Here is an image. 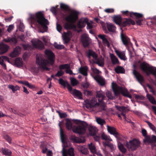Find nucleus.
<instances>
[{"label":"nucleus","mask_w":156,"mask_h":156,"mask_svg":"<svg viewBox=\"0 0 156 156\" xmlns=\"http://www.w3.org/2000/svg\"><path fill=\"white\" fill-rule=\"evenodd\" d=\"M107 27L108 30L110 32H114L115 31L116 27L112 24H108Z\"/></svg>","instance_id":"37"},{"label":"nucleus","mask_w":156,"mask_h":156,"mask_svg":"<svg viewBox=\"0 0 156 156\" xmlns=\"http://www.w3.org/2000/svg\"><path fill=\"white\" fill-rule=\"evenodd\" d=\"M79 150L82 154L85 155L87 154L88 152L87 148L84 146H81L79 148Z\"/></svg>","instance_id":"35"},{"label":"nucleus","mask_w":156,"mask_h":156,"mask_svg":"<svg viewBox=\"0 0 156 156\" xmlns=\"http://www.w3.org/2000/svg\"><path fill=\"white\" fill-rule=\"evenodd\" d=\"M135 24L134 21L132 20L131 18H126L125 20L121 22V25L120 27H125L127 25H129L130 24L134 25Z\"/></svg>","instance_id":"15"},{"label":"nucleus","mask_w":156,"mask_h":156,"mask_svg":"<svg viewBox=\"0 0 156 156\" xmlns=\"http://www.w3.org/2000/svg\"><path fill=\"white\" fill-rule=\"evenodd\" d=\"M31 42L33 46L37 48L42 49L44 47L42 42L39 40H38L34 41L32 40L31 41Z\"/></svg>","instance_id":"16"},{"label":"nucleus","mask_w":156,"mask_h":156,"mask_svg":"<svg viewBox=\"0 0 156 156\" xmlns=\"http://www.w3.org/2000/svg\"><path fill=\"white\" fill-rule=\"evenodd\" d=\"M142 133L143 136L145 137V139H146L147 136H147V132L146 129H142Z\"/></svg>","instance_id":"60"},{"label":"nucleus","mask_w":156,"mask_h":156,"mask_svg":"<svg viewBox=\"0 0 156 156\" xmlns=\"http://www.w3.org/2000/svg\"><path fill=\"white\" fill-rule=\"evenodd\" d=\"M81 41L84 47H87L91 42V39L86 34H83L81 35Z\"/></svg>","instance_id":"11"},{"label":"nucleus","mask_w":156,"mask_h":156,"mask_svg":"<svg viewBox=\"0 0 156 156\" xmlns=\"http://www.w3.org/2000/svg\"><path fill=\"white\" fill-rule=\"evenodd\" d=\"M104 146H108L112 151L115 149V147L114 146L113 144L109 142V141H106L104 143Z\"/></svg>","instance_id":"41"},{"label":"nucleus","mask_w":156,"mask_h":156,"mask_svg":"<svg viewBox=\"0 0 156 156\" xmlns=\"http://www.w3.org/2000/svg\"><path fill=\"white\" fill-rule=\"evenodd\" d=\"M98 36L99 38L102 40L103 43L104 45H106L108 47H109L110 44L108 41L105 38V35L99 34Z\"/></svg>","instance_id":"22"},{"label":"nucleus","mask_w":156,"mask_h":156,"mask_svg":"<svg viewBox=\"0 0 156 156\" xmlns=\"http://www.w3.org/2000/svg\"><path fill=\"white\" fill-rule=\"evenodd\" d=\"M8 87L9 89L12 90L13 93H15L16 91L20 89V87L17 85L14 86L12 85H9Z\"/></svg>","instance_id":"38"},{"label":"nucleus","mask_w":156,"mask_h":156,"mask_svg":"<svg viewBox=\"0 0 156 156\" xmlns=\"http://www.w3.org/2000/svg\"><path fill=\"white\" fill-rule=\"evenodd\" d=\"M140 67L147 75L148 76L151 74L155 76L156 80V70H154L152 67L149 66V64L145 62H143L140 64Z\"/></svg>","instance_id":"6"},{"label":"nucleus","mask_w":156,"mask_h":156,"mask_svg":"<svg viewBox=\"0 0 156 156\" xmlns=\"http://www.w3.org/2000/svg\"><path fill=\"white\" fill-rule=\"evenodd\" d=\"M71 83L72 84L73 86H75L77 84V82L76 79L72 78L71 79Z\"/></svg>","instance_id":"58"},{"label":"nucleus","mask_w":156,"mask_h":156,"mask_svg":"<svg viewBox=\"0 0 156 156\" xmlns=\"http://www.w3.org/2000/svg\"><path fill=\"white\" fill-rule=\"evenodd\" d=\"M79 13L76 10H73L71 13L65 18L67 22L64 24V28L66 30L75 29L76 26L73 23H75L78 18Z\"/></svg>","instance_id":"5"},{"label":"nucleus","mask_w":156,"mask_h":156,"mask_svg":"<svg viewBox=\"0 0 156 156\" xmlns=\"http://www.w3.org/2000/svg\"><path fill=\"white\" fill-rule=\"evenodd\" d=\"M56 112L58 114L59 117L61 118H65L67 117V115L66 113H61L59 111H57Z\"/></svg>","instance_id":"55"},{"label":"nucleus","mask_w":156,"mask_h":156,"mask_svg":"<svg viewBox=\"0 0 156 156\" xmlns=\"http://www.w3.org/2000/svg\"><path fill=\"white\" fill-rule=\"evenodd\" d=\"M14 64L18 68H20L23 66V62L21 58H17L15 61Z\"/></svg>","instance_id":"23"},{"label":"nucleus","mask_w":156,"mask_h":156,"mask_svg":"<svg viewBox=\"0 0 156 156\" xmlns=\"http://www.w3.org/2000/svg\"><path fill=\"white\" fill-rule=\"evenodd\" d=\"M107 129L108 132L110 134L114 135L117 139H119V134L115 127L107 125Z\"/></svg>","instance_id":"12"},{"label":"nucleus","mask_w":156,"mask_h":156,"mask_svg":"<svg viewBox=\"0 0 156 156\" xmlns=\"http://www.w3.org/2000/svg\"><path fill=\"white\" fill-rule=\"evenodd\" d=\"M113 21L117 25H121L122 18L120 15H114L112 17Z\"/></svg>","instance_id":"18"},{"label":"nucleus","mask_w":156,"mask_h":156,"mask_svg":"<svg viewBox=\"0 0 156 156\" xmlns=\"http://www.w3.org/2000/svg\"><path fill=\"white\" fill-rule=\"evenodd\" d=\"M111 58L112 63L113 65L116 64H119V62L118 59L113 54H112L111 55Z\"/></svg>","instance_id":"34"},{"label":"nucleus","mask_w":156,"mask_h":156,"mask_svg":"<svg viewBox=\"0 0 156 156\" xmlns=\"http://www.w3.org/2000/svg\"><path fill=\"white\" fill-rule=\"evenodd\" d=\"M3 137L9 143L11 144V138L8 135L4 134L3 136Z\"/></svg>","instance_id":"50"},{"label":"nucleus","mask_w":156,"mask_h":156,"mask_svg":"<svg viewBox=\"0 0 156 156\" xmlns=\"http://www.w3.org/2000/svg\"><path fill=\"white\" fill-rule=\"evenodd\" d=\"M146 96L151 103L153 105H156V101L153 96L149 94H147Z\"/></svg>","instance_id":"33"},{"label":"nucleus","mask_w":156,"mask_h":156,"mask_svg":"<svg viewBox=\"0 0 156 156\" xmlns=\"http://www.w3.org/2000/svg\"><path fill=\"white\" fill-rule=\"evenodd\" d=\"M118 147L119 150L122 153H125L126 152V149L122 143L118 142Z\"/></svg>","instance_id":"36"},{"label":"nucleus","mask_w":156,"mask_h":156,"mask_svg":"<svg viewBox=\"0 0 156 156\" xmlns=\"http://www.w3.org/2000/svg\"><path fill=\"white\" fill-rule=\"evenodd\" d=\"M115 52L119 57L121 59L124 60H126L127 58H126L125 53L124 52L120 51L118 50L115 51Z\"/></svg>","instance_id":"27"},{"label":"nucleus","mask_w":156,"mask_h":156,"mask_svg":"<svg viewBox=\"0 0 156 156\" xmlns=\"http://www.w3.org/2000/svg\"><path fill=\"white\" fill-rule=\"evenodd\" d=\"M45 53L47 56L48 60L40 55L39 56L37 55L36 62L39 66V68L41 69L49 71L50 69L47 67V64L48 63L51 65L54 64L55 61V55L51 51L49 50H46Z\"/></svg>","instance_id":"1"},{"label":"nucleus","mask_w":156,"mask_h":156,"mask_svg":"<svg viewBox=\"0 0 156 156\" xmlns=\"http://www.w3.org/2000/svg\"><path fill=\"white\" fill-rule=\"evenodd\" d=\"M120 90L122 94L124 97H126L131 99L132 98L131 95L129 94L127 90L125 88L120 87Z\"/></svg>","instance_id":"20"},{"label":"nucleus","mask_w":156,"mask_h":156,"mask_svg":"<svg viewBox=\"0 0 156 156\" xmlns=\"http://www.w3.org/2000/svg\"><path fill=\"white\" fill-rule=\"evenodd\" d=\"M66 87H67V88L68 90L69 91L70 93L71 92H72V91L73 90H72V87L68 83H67Z\"/></svg>","instance_id":"62"},{"label":"nucleus","mask_w":156,"mask_h":156,"mask_svg":"<svg viewBox=\"0 0 156 156\" xmlns=\"http://www.w3.org/2000/svg\"><path fill=\"white\" fill-rule=\"evenodd\" d=\"M146 122L148 125L151 129L153 131H156V128L149 121H147Z\"/></svg>","instance_id":"49"},{"label":"nucleus","mask_w":156,"mask_h":156,"mask_svg":"<svg viewBox=\"0 0 156 156\" xmlns=\"http://www.w3.org/2000/svg\"><path fill=\"white\" fill-rule=\"evenodd\" d=\"M54 46L55 48L58 49H61L64 48V46L63 45L58 44L56 42L54 43Z\"/></svg>","instance_id":"52"},{"label":"nucleus","mask_w":156,"mask_h":156,"mask_svg":"<svg viewBox=\"0 0 156 156\" xmlns=\"http://www.w3.org/2000/svg\"><path fill=\"white\" fill-rule=\"evenodd\" d=\"M74 149L73 148H70L68 152L67 153L70 156H74Z\"/></svg>","instance_id":"53"},{"label":"nucleus","mask_w":156,"mask_h":156,"mask_svg":"<svg viewBox=\"0 0 156 156\" xmlns=\"http://www.w3.org/2000/svg\"><path fill=\"white\" fill-rule=\"evenodd\" d=\"M90 56H92L96 60V61H93L94 63H96L101 67L103 66L104 65V62L102 60L98 58V55L95 52L91 50H89L87 57L89 58H90Z\"/></svg>","instance_id":"9"},{"label":"nucleus","mask_w":156,"mask_h":156,"mask_svg":"<svg viewBox=\"0 0 156 156\" xmlns=\"http://www.w3.org/2000/svg\"><path fill=\"white\" fill-rule=\"evenodd\" d=\"M60 7L62 9L66 11L68 10L69 9V6L63 3L60 4Z\"/></svg>","instance_id":"48"},{"label":"nucleus","mask_w":156,"mask_h":156,"mask_svg":"<svg viewBox=\"0 0 156 156\" xmlns=\"http://www.w3.org/2000/svg\"><path fill=\"white\" fill-rule=\"evenodd\" d=\"M30 19L32 22L33 23L36 22L41 25L44 31H46L48 30L47 25L49 24L48 20L45 18L44 14L41 12L36 13L35 14H30Z\"/></svg>","instance_id":"4"},{"label":"nucleus","mask_w":156,"mask_h":156,"mask_svg":"<svg viewBox=\"0 0 156 156\" xmlns=\"http://www.w3.org/2000/svg\"><path fill=\"white\" fill-rule=\"evenodd\" d=\"M19 54L18 49L17 48H15L12 52L10 54L9 56L12 58H14L19 55Z\"/></svg>","instance_id":"32"},{"label":"nucleus","mask_w":156,"mask_h":156,"mask_svg":"<svg viewBox=\"0 0 156 156\" xmlns=\"http://www.w3.org/2000/svg\"><path fill=\"white\" fill-rule=\"evenodd\" d=\"M62 37L64 44H67L69 41L70 39L69 37V34L67 33L64 32L62 34Z\"/></svg>","instance_id":"30"},{"label":"nucleus","mask_w":156,"mask_h":156,"mask_svg":"<svg viewBox=\"0 0 156 156\" xmlns=\"http://www.w3.org/2000/svg\"><path fill=\"white\" fill-rule=\"evenodd\" d=\"M19 30L21 31H23V30L24 29V25L22 23H20L19 26Z\"/></svg>","instance_id":"63"},{"label":"nucleus","mask_w":156,"mask_h":156,"mask_svg":"<svg viewBox=\"0 0 156 156\" xmlns=\"http://www.w3.org/2000/svg\"><path fill=\"white\" fill-rule=\"evenodd\" d=\"M71 93L74 96L75 98H77L80 99H82V94L79 90L76 89H73V90L72 92Z\"/></svg>","instance_id":"19"},{"label":"nucleus","mask_w":156,"mask_h":156,"mask_svg":"<svg viewBox=\"0 0 156 156\" xmlns=\"http://www.w3.org/2000/svg\"><path fill=\"white\" fill-rule=\"evenodd\" d=\"M135 98L136 99L140 100H144L145 97L142 95H137L136 94L134 96Z\"/></svg>","instance_id":"56"},{"label":"nucleus","mask_w":156,"mask_h":156,"mask_svg":"<svg viewBox=\"0 0 156 156\" xmlns=\"http://www.w3.org/2000/svg\"><path fill=\"white\" fill-rule=\"evenodd\" d=\"M122 13L123 15H125L127 16H129L131 17V13H132L133 12H129L128 11H122Z\"/></svg>","instance_id":"57"},{"label":"nucleus","mask_w":156,"mask_h":156,"mask_svg":"<svg viewBox=\"0 0 156 156\" xmlns=\"http://www.w3.org/2000/svg\"><path fill=\"white\" fill-rule=\"evenodd\" d=\"M90 151L93 154H94V152L96 151V147L92 143L88 145Z\"/></svg>","instance_id":"40"},{"label":"nucleus","mask_w":156,"mask_h":156,"mask_svg":"<svg viewBox=\"0 0 156 156\" xmlns=\"http://www.w3.org/2000/svg\"><path fill=\"white\" fill-rule=\"evenodd\" d=\"M88 68L87 66L82 67L79 69L80 73L84 76H86L87 75V71Z\"/></svg>","instance_id":"29"},{"label":"nucleus","mask_w":156,"mask_h":156,"mask_svg":"<svg viewBox=\"0 0 156 156\" xmlns=\"http://www.w3.org/2000/svg\"><path fill=\"white\" fill-rule=\"evenodd\" d=\"M57 6H56L55 7H52L50 9V10L52 13L55 14L57 12Z\"/></svg>","instance_id":"61"},{"label":"nucleus","mask_w":156,"mask_h":156,"mask_svg":"<svg viewBox=\"0 0 156 156\" xmlns=\"http://www.w3.org/2000/svg\"><path fill=\"white\" fill-rule=\"evenodd\" d=\"M68 82L66 81H65L62 79L60 78L59 80V83L63 86L65 88L66 87V85L67 84V83H68Z\"/></svg>","instance_id":"51"},{"label":"nucleus","mask_w":156,"mask_h":156,"mask_svg":"<svg viewBox=\"0 0 156 156\" xmlns=\"http://www.w3.org/2000/svg\"><path fill=\"white\" fill-rule=\"evenodd\" d=\"M59 126L60 128V133L62 142L63 143H65L66 139V136L61 126L60 122L59 123Z\"/></svg>","instance_id":"26"},{"label":"nucleus","mask_w":156,"mask_h":156,"mask_svg":"<svg viewBox=\"0 0 156 156\" xmlns=\"http://www.w3.org/2000/svg\"><path fill=\"white\" fill-rule=\"evenodd\" d=\"M9 49L8 46L3 43L0 44V53L2 54L6 53Z\"/></svg>","instance_id":"21"},{"label":"nucleus","mask_w":156,"mask_h":156,"mask_svg":"<svg viewBox=\"0 0 156 156\" xmlns=\"http://www.w3.org/2000/svg\"><path fill=\"white\" fill-rule=\"evenodd\" d=\"M144 142H147L148 143H151L152 145L154 146H156L155 143H156V136L153 135L151 138L149 136H147L146 139L144 140Z\"/></svg>","instance_id":"17"},{"label":"nucleus","mask_w":156,"mask_h":156,"mask_svg":"<svg viewBox=\"0 0 156 156\" xmlns=\"http://www.w3.org/2000/svg\"><path fill=\"white\" fill-rule=\"evenodd\" d=\"M70 68L69 65L67 64L60 65L59 66V68L61 70L65 69H67Z\"/></svg>","instance_id":"47"},{"label":"nucleus","mask_w":156,"mask_h":156,"mask_svg":"<svg viewBox=\"0 0 156 156\" xmlns=\"http://www.w3.org/2000/svg\"><path fill=\"white\" fill-rule=\"evenodd\" d=\"M133 73L138 82L141 85L144 82V77L135 69L133 70Z\"/></svg>","instance_id":"13"},{"label":"nucleus","mask_w":156,"mask_h":156,"mask_svg":"<svg viewBox=\"0 0 156 156\" xmlns=\"http://www.w3.org/2000/svg\"><path fill=\"white\" fill-rule=\"evenodd\" d=\"M115 107L118 110L121 112H125L126 111V108L125 106L116 105L115 106Z\"/></svg>","instance_id":"44"},{"label":"nucleus","mask_w":156,"mask_h":156,"mask_svg":"<svg viewBox=\"0 0 156 156\" xmlns=\"http://www.w3.org/2000/svg\"><path fill=\"white\" fill-rule=\"evenodd\" d=\"M64 73V72L62 70L58 71L57 73L55 74V76L59 77L63 75Z\"/></svg>","instance_id":"54"},{"label":"nucleus","mask_w":156,"mask_h":156,"mask_svg":"<svg viewBox=\"0 0 156 156\" xmlns=\"http://www.w3.org/2000/svg\"><path fill=\"white\" fill-rule=\"evenodd\" d=\"M88 130L89 133L91 136L95 135L97 132V128L92 126H90L88 127Z\"/></svg>","instance_id":"24"},{"label":"nucleus","mask_w":156,"mask_h":156,"mask_svg":"<svg viewBox=\"0 0 156 156\" xmlns=\"http://www.w3.org/2000/svg\"><path fill=\"white\" fill-rule=\"evenodd\" d=\"M96 121L101 126H103L104 124L106 123L105 121L100 118H96Z\"/></svg>","instance_id":"43"},{"label":"nucleus","mask_w":156,"mask_h":156,"mask_svg":"<svg viewBox=\"0 0 156 156\" xmlns=\"http://www.w3.org/2000/svg\"><path fill=\"white\" fill-rule=\"evenodd\" d=\"M73 140L75 142L78 143H82L84 142V140H82L81 139L76 137H74Z\"/></svg>","instance_id":"46"},{"label":"nucleus","mask_w":156,"mask_h":156,"mask_svg":"<svg viewBox=\"0 0 156 156\" xmlns=\"http://www.w3.org/2000/svg\"><path fill=\"white\" fill-rule=\"evenodd\" d=\"M88 21V19L87 18H81L77 23V26L79 28H82L85 27Z\"/></svg>","instance_id":"14"},{"label":"nucleus","mask_w":156,"mask_h":156,"mask_svg":"<svg viewBox=\"0 0 156 156\" xmlns=\"http://www.w3.org/2000/svg\"><path fill=\"white\" fill-rule=\"evenodd\" d=\"M4 41L6 42L12 43L16 44L17 42V40L15 38H8L7 39H4Z\"/></svg>","instance_id":"39"},{"label":"nucleus","mask_w":156,"mask_h":156,"mask_svg":"<svg viewBox=\"0 0 156 156\" xmlns=\"http://www.w3.org/2000/svg\"><path fill=\"white\" fill-rule=\"evenodd\" d=\"M72 121L74 123L79 124L80 125L77 126H74L73 127V124L71 120L67 119H66V126L68 130H71L72 128L74 133L80 134H84L85 133L87 126V124L86 122L78 119H73Z\"/></svg>","instance_id":"2"},{"label":"nucleus","mask_w":156,"mask_h":156,"mask_svg":"<svg viewBox=\"0 0 156 156\" xmlns=\"http://www.w3.org/2000/svg\"><path fill=\"white\" fill-rule=\"evenodd\" d=\"M120 38L123 44L127 49L129 50V46H132V44L130 41V38L126 34H123L122 29L121 32Z\"/></svg>","instance_id":"8"},{"label":"nucleus","mask_w":156,"mask_h":156,"mask_svg":"<svg viewBox=\"0 0 156 156\" xmlns=\"http://www.w3.org/2000/svg\"><path fill=\"white\" fill-rule=\"evenodd\" d=\"M140 144V142L138 140L134 139L130 140L129 142L126 141L125 145L129 151H133L136 150Z\"/></svg>","instance_id":"7"},{"label":"nucleus","mask_w":156,"mask_h":156,"mask_svg":"<svg viewBox=\"0 0 156 156\" xmlns=\"http://www.w3.org/2000/svg\"><path fill=\"white\" fill-rule=\"evenodd\" d=\"M56 28L58 31L59 32H60L62 30V27L61 25L57 23Z\"/></svg>","instance_id":"64"},{"label":"nucleus","mask_w":156,"mask_h":156,"mask_svg":"<svg viewBox=\"0 0 156 156\" xmlns=\"http://www.w3.org/2000/svg\"><path fill=\"white\" fill-rule=\"evenodd\" d=\"M12 112L14 114H17L18 115L21 117H23L26 114V112H23V113H21L15 109H12Z\"/></svg>","instance_id":"42"},{"label":"nucleus","mask_w":156,"mask_h":156,"mask_svg":"<svg viewBox=\"0 0 156 156\" xmlns=\"http://www.w3.org/2000/svg\"><path fill=\"white\" fill-rule=\"evenodd\" d=\"M94 79L101 86H104L105 84V80L99 76L94 77Z\"/></svg>","instance_id":"25"},{"label":"nucleus","mask_w":156,"mask_h":156,"mask_svg":"<svg viewBox=\"0 0 156 156\" xmlns=\"http://www.w3.org/2000/svg\"><path fill=\"white\" fill-rule=\"evenodd\" d=\"M131 17L135 20L137 25L140 26L142 24V22L143 20V16L141 13L133 12L131 13Z\"/></svg>","instance_id":"10"},{"label":"nucleus","mask_w":156,"mask_h":156,"mask_svg":"<svg viewBox=\"0 0 156 156\" xmlns=\"http://www.w3.org/2000/svg\"><path fill=\"white\" fill-rule=\"evenodd\" d=\"M114 70L115 73L118 74L124 73L125 72V69L122 67L120 66H117L115 68Z\"/></svg>","instance_id":"28"},{"label":"nucleus","mask_w":156,"mask_h":156,"mask_svg":"<svg viewBox=\"0 0 156 156\" xmlns=\"http://www.w3.org/2000/svg\"><path fill=\"white\" fill-rule=\"evenodd\" d=\"M101 137L103 140H108L109 141H112V140L111 138L109 136L105 135L104 133L101 134Z\"/></svg>","instance_id":"45"},{"label":"nucleus","mask_w":156,"mask_h":156,"mask_svg":"<svg viewBox=\"0 0 156 156\" xmlns=\"http://www.w3.org/2000/svg\"><path fill=\"white\" fill-rule=\"evenodd\" d=\"M2 151L3 154L7 156H11L12 152L11 151L7 148H2Z\"/></svg>","instance_id":"31"},{"label":"nucleus","mask_w":156,"mask_h":156,"mask_svg":"<svg viewBox=\"0 0 156 156\" xmlns=\"http://www.w3.org/2000/svg\"><path fill=\"white\" fill-rule=\"evenodd\" d=\"M105 11L107 13H111L114 12V10L113 9L108 8L105 9Z\"/></svg>","instance_id":"59"},{"label":"nucleus","mask_w":156,"mask_h":156,"mask_svg":"<svg viewBox=\"0 0 156 156\" xmlns=\"http://www.w3.org/2000/svg\"><path fill=\"white\" fill-rule=\"evenodd\" d=\"M96 97L98 98L99 102L98 103L95 99H92L91 100H87L85 101L86 107L87 108H89L101 106V110H105V104L103 101L105 98L104 93L102 91L97 92Z\"/></svg>","instance_id":"3"}]
</instances>
